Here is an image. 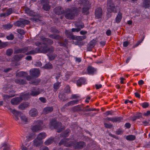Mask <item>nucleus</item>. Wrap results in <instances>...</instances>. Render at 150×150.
<instances>
[{
	"mask_svg": "<svg viewBox=\"0 0 150 150\" xmlns=\"http://www.w3.org/2000/svg\"><path fill=\"white\" fill-rule=\"evenodd\" d=\"M24 57L23 54H20L15 55L14 56V59L17 61H19Z\"/></svg>",
	"mask_w": 150,
	"mask_h": 150,
	"instance_id": "obj_41",
	"label": "nucleus"
},
{
	"mask_svg": "<svg viewBox=\"0 0 150 150\" xmlns=\"http://www.w3.org/2000/svg\"><path fill=\"white\" fill-rule=\"evenodd\" d=\"M15 83L19 84H23L26 83L25 80L22 79H16L15 80Z\"/></svg>",
	"mask_w": 150,
	"mask_h": 150,
	"instance_id": "obj_29",
	"label": "nucleus"
},
{
	"mask_svg": "<svg viewBox=\"0 0 150 150\" xmlns=\"http://www.w3.org/2000/svg\"><path fill=\"white\" fill-rule=\"evenodd\" d=\"M64 92L66 93H69L70 92V88L69 86H67L65 89Z\"/></svg>",
	"mask_w": 150,
	"mask_h": 150,
	"instance_id": "obj_55",
	"label": "nucleus"
},
{
	"mask_svg": "<svg viewBox=\"0 0 150 150\" xmlns=\"http://www.w3.org/2000/svg\"><path fill=\"white\" fill-rule=\"evenodd\" d=\"M60 83L59 82L56 83L54 84L53 87L54 89L55 90L58 89L60 86Z\"/></svg>",
	"mask_w": 150,
	"mask_h": 150,
	"instance_id": "obj_50",
	"label": "nucleus"
},
{
	"mask_svg": "<svg viewBox=\"0 0 150 150\" xmlns=\"http://www.w3.org/2000/svg\"><path fill=\"white\" fill-rule=\"evenodd\" d=\"M37 53V51L35 50V51L34 50H32L28 52H27L25 54L26 55H29V54H34Z\"/></svg>",
	"mask_w": 150,
	"mask_h": 150,
	"instance_id": "obj_47",
	"label": "nucleus"
},
{
	"mask_svg": "<svg viewBox=\"0 0 150 150\" xmlns=\"http://www.w3.org/2000/svg\"><path fill=\"white\" fill-rule=\"evenodd\" d=\"M67 36L71 39L73 40H81L86 39V37L84 35L83 36H75L73 35L72 33L68 30H66L65 32Z\"/></svg>",
	"mask_w": 150,
	"mask_h": 150,
	"instance_id": "obj_4",
	"label": "nucleus"
},
{
	"mask_svg": "<svg viewBox=\"0 0 150 150\" xmlns=\"http://www.w3.org/2000/svg\"><path fill=\"white\" fill-rule=\"evenodd\" d=\"M11 112L13 113V117H18L19 116V112L16 110L14 109L12 110Z\"/></svg>",
	"mask_w": 150,
	"mask_h": 150,
	"instance_id": "obj_39",
	"label": "nucleus"
},
{
	"mask_svg": "<svg viewBox=\"0 0 150 150\" xmlns=\"http://www.w3.org/2000/svg\"><path fill=\"white\" fill-rule=\"evenodd\" d=\"M49 125L50 127L53 126L55 129H57V132L58 133L60 132L64 129L62 128V123L60 122H56L54 121H52L50 122Z\"/></svg>",
	"mask_w": 150,
	"mask_h": 150,
	"instance_id": "obj_5",
	"label": "nucleus"
},
{
	"mask_svg": "<svg viewBox=\"0 0 150 150\" xmlns=\"http://www.w3.org/2000/svg\"><path fill=\"white\" fill-rule=\"evenodd\" d=\"M54 140V138L52 137H50L46 140L44 143L45 145H48L51 144L53 143Z\"/></svg>",
	"mask_w": 150,
	"mask_h": 150,
	"instance_id": "obj_26",
	"label": "nucleus"
},
{
	"mask_svg": "<svg viewBox=\"0 0 150 150\" xmlns=\"http://www.w3.org/2000/svg\"><path fill=\"white\" fill-rule=\"evenodd\" d=\"M28 106V103H22L18 106V108L21 110H23L25 109Z\"/></svg>",
	"mask_w": 150,
	"mask_h": 150,
	"instance_id": "obj_27",
	"label": "nucleus"
},
{
	"mask_svg": "<svg viewBox=\"0 0 150 150\" xmlns=\"http://www.w3.org/2000/svg\"><path fill=\"white\" fill-rule=\"evenodd\" d=\"M47 44L49 45H51L53 43V41L49 38H48V39H47Z\"/></svg>",
	"mask_w": 150,
	"mask_h": 150,
	"instance_id": "obj_63",
	"label": "nucleus"
},
{
	"mask_svg": "<svg viewBox=\"0 0 150 150\" xmlns=\"http://www.w3.org/2000/svg\"><path fill=\"white\" fill-rule=\"evenodd\" d=\"M17 32L21 35H24L25 34V32L24 30L20 29H17Z\"/></svg>",
	"mask_w": 150,
	"mask_h": 150,
	"instance_id": "obj_54",
	"label": "nucleus"
},
{
	"mask_svg": "<svg viewBox=\"0 0 150 150\" xmlns=\"http://www.w3.org/2000/svg\"><path fill=\"white\" fill-rule=\"evenodd\" d=\"M13 10L14 9L12 8H10L8 9L6 12L7 14V15L8 16L10 15L12 13L13 11Z\"/></svg>",
	"mask_w": 150,
	"mask_h": 150,
	"instance_id": "obj_45",
	"label": "nucleus"
},
{
	"mask_svg": "<svg viewBox=\"0 0 150 150\" xmlns=\"http://www.w3.org/2000/svg\"><path fill=\"white\" fill-rule=\"evenodd\" d=\"M53 110L52 107H48L44 108L43 110L42 113L44 114H46L52 112Z\"/></svg>",
	"mask_w": 150,
	"mask_h": 150,
	"instance_id": "obj_20",
	"label": "nucleus"
},
{
	"mask_svg": "<svg viewBox=\"0 0 150 150\" xmlns=\"http://www.w3.org/2000/svg\"><path fill=\"white\" fill-rule=\"evenodd\" d=\"M47 46H44L40 47L38 48H36L35 50L37 53H47Z\"/></svg>",
	"mask_w": 150,
	"mask_h": 150,
	"instance_id": "obj_17",
	"label": "nucleus"
},
{
	"mask_svg": "<svg viewBox=\"0 0 150 150\" xmlns=\"http://www.w3.org/2000/svg\"><path fill=\"white\" fill-rule=\"evenodd\" d=\"M56 57L57 55L55 54L48 56V57L50 60H53Z\"/></svg>",
	"mask_w": 150,
	"mask_h": 150,
	"instance_id": "obj_52",
	"label": "nucleus"
},
{
	"mask_svg": "<svg viewBox=\"0 0 150 150\" xmlns=\"http://www.w3.org/2000/svg\"><path fill=\"white\" fill-rule=\"evenodd\" d=\"M29 50V47H24L21 48H16L14 50V54L24 53Z\"/></svg>",
	"mask_w": 150,
	"mask_h": 150,
	"instance_id": "obj_9",
	"label": "nucleus"
},
{
	"mask_svg": "<svg viewBox=\"0 0 150 150\" xmlns=\"http://www.w3.org/2000/svg\"><path fill=\"white\" fill-rule=\"evenodd\" d=\"M21 120L22 123L26 124L28 121L27 117L24 115H22L21 116Z\"/></svg>",
	"mask_w": 150,
	"mask_h": 150,
	"instance_id": "obj_35",
	"label": "nucleus"
},
{
	"mask_svg": "<svg viewBox=\"0 0 150 150\" xmlns=\"http://www.w3.org/2000/svg\"><path fill=\"white\" fill-rule=\"evenodd\" d=\"M42 143V142L39 140L37 138L33 140V145L34 146L37 147L40 146Z\"/></svg>",
	"mask_w": 150,
	"mask_h": 150,
	"instance_id": "obj_23",
	"label": "nucleus"
},
{
	"mask_svg": "<svg viewBox=\"0 0 150 150\" xmlns=\"http://www.w3.org/2000/svg\"><path fill=\"white\" fill-rule=\"evenodd\" d=\"M40 92L39 89L34 88L31 90L30 95L33 96H35L40 94Z\"/></svg>",
	"mask_w": 150,
	"mask_h": 150,
	"instance_id": "obj_16",
	"label": "nucleus"
},
{
	"mask_svg": "<svg viewBox=\"0 0 150 150\" xmlns=\"http://www.w3.org/2000/svg\"><path fill=\"white\" fill-rule=\"evenodd\" d=\"M4 146V148L8 149L9 148V145L6 143H4L3 144L2 147Z\"/></svg>",
	"mask_w": 150,
	"mask_h": 150,
	"instance_id": "obj_64",
	"label": "nucleus"
},
{
	"mask_svg": "<svg viewBox=\"0 0 150 150\" xmlns=\"http://www.w3.org/2000/svg\"><path fill=\"white\" fill-rule=\"evenodd\" d=\"M122 13L119 12L116 18V22L118 23H120L122 19Z\"/></svg>",
	"mask_w": 150,
	"mask_h": 150,
	"instance_id": "obj_32",
	"label": "nucleus"
},
{
	"mask_svg": "<svg viewBox=\"0 0 150 150\" xmlns=\"http://www.w3.org/2000/svg\"><path fill=\"white\" fill-rule=\"evenodd\" d=\"M75 24L76 27L78 28H80V30L84 27V24L83 23L77 22H76Z\"/></svg>",
	"mask_w": 150,
	"mask_h": 150,
	"instance_id": "obj_34",
	"label": "nucleus"
},
{
	"mask_svg": "<svg viewBox=\"0 0 150 150\" xmlns=\"http://www.w3.org/2000/svg\"><path fill=\"white\" fill-rule=\"evenodd\" d=\"M136 137L134 135H129L127 136L126 137V139L127 140L132 141L135 139Z\"/></svg>",
	"mask_w": 150,
	"mask_h": 150,
	"instance_id": "obj_37",
	"label": "nucleus"
},
{
	"mask_svg": "<svg viewBox=\"0 0 150 150\" xmlns=\"http://www.w3.org/2000/svg\"><path fill=\"white\" fill-rule=\"evenodd\" d=\"M142 117V115L141 114L137 115H136L133 117L132 118V120L134 121L138 119H139Z\"/></svg>",
	"mask_w": 150,
	"mask_h": 150,
	"instance_id": "obj_48",
	"label": "nucleus"
},
{
	"mask_svg": "<svg viewBox=\"0 0 150 150\" xmlns=\"http://www.w3.org/2000/svg\"><path fill=\"white\" fill-rule=\"evenodd\" d=\"M39 82V81L38 80L35 79L34 81H31V83H30L34 85H37Z\"/></svg>",
	"mask_w": 150,
	"mask_h": 150,
	"instance_id": "obj_57",
	"label": "nucleus"
},
{
	"mask_svg": "<svg viewBox=\"0 0 150 150\" xmlns=\"http://www.w3.org/2000/svg\"><path fill=\"white\" fill-rule=\"evenodd\" d=\"M102 14V10L100 8H97L95 11V15L98 18H100Z\"/></svg>",
	"mask_w": 150,
	"mask_h": 150,
	"instance_id": "obj_18",
	"label": "nucleus"
},
{
	"mask_svg": "<svg viewBox=\"0 0 150 150\" xmlns=\"http://www.w3.org/2000/svg\"><path fill=\"white\" fill-rule=\"evenodd\" d=\"M49 37L52 39H55L56 40L61 39L62 37L59 35L53 34L49 35Z\"/></svg>",
	"mask_w": 150,
	"mask_h": 150,
	"instance_id": "obj_28",
	"label": "nucleus"
},
{
	"mask_svg": "<svg viewBox=\"0 0 150 150\" xmlns=\"http://www.w3.org/2000/svg\"><path fill=\"white\" fill-rule=\"evenodd\" d=\"M23 100L22 98L20 97L13 98L11 100V103L13 105L18 104Z\"/></svg>",
	"mask_w": 150,
	"mask_h": 150,
	"instance_id": "obj_12",
	"label": "nucleus"
},
{
	"mask_svg": "<svg viewBox=\"0 0 150 150\" xmlns=\"http://www.w3.org/2000/svg\"><path fill=\"white\" fill-rule=\"evenodd\" d=\"M149 103L147 102H144L142 104V107L144 108H146L149 106Z\"/></svg>",
	"mask_w": 150,
	"mask_h": 150,
	"instance_id": "obj_62",
	"label": "nucleus"
},
{
	"mask_svg": "<svg viewBox=\"0 0 150 150\" xmlns=\"http://www.w3.org/2000/svg\"><path fill=\"white\" fill-rule=\"evenodd\" d=\"M47 136L45 132H41L40 133L38 136L37 138L39 140H42L45 139Z\"/></svg>",
	"mask_w": 150,
	"mask_h": 150,
	"instance_id": "obj_25",
	"label": "nucleus"
},
{
	"mask_svg": "<svg viewBox=\"0 0 150 150\" xmlns=\"http://www.w3.org/2000/svg\"><path fill=\"white\" fill-rule=\"evenodd\" d=\"M70 131L69 129H67L63 133L60 134V136L64 137H68Z\"/></svg>",
	"mask_w": 150,
	"mask_h": 150,
	"instance_id": "obj_33",
	"label": "nucleus"
},
{
	"mask_svg": "<svg viewBox=\"0 0 150 150\" xmlns=\"http://www.w3.org/2000/svg\"><path fill=\"white\" fill-rule=\"evenodd\" d=\"M150 6V1L149 0H144L143 3V6L145 8H149Z\"/></svg>",
	"mask_w": 150,
	"mask_h": 150,
	"instance_id": "obj_31",
	"label": "nucleus"
},
{
	"mask_svg": "<svg viewBox=\"0 0 150 150\" xmlns=\"http://www.w3.org/2000/svg\"><path fill=\"white\" fill-rule=\"evenodd\" d=\"M40 150H49L48 148L46 146H42L40 148Z\"/></svg>",
	"mask_w": 150,
	"mask_h": 150,
	"instance_id": "obj_60",
	"label": "nucleus"
},
{
	"mask_svg": "<svg viewBox=\"0 0 150 150\" xmlns=\"http://www.w3.org/2000/svg\"><path fill=\"white\" fill-rule=\"evenodd\" d=\"M79 100H76L70 101L68 102L67 104L65 105L64 106L66 107H68L69 106L73 105L78 103Z\"/></svg>",
	"mask_w": 150,
	"mask_h": 150,
	"instance_id": "obj_22",
	"label": "nucleus"
},
{
	"mask_svg": "<svg viewBox=\"0 0 150 150\" xmlns=\"http://www.w3.org/2000/svg\"><path fill=\"white\" fill-rule=\"evenodd\" d=\"M47 52H49L50 53H53L54 51V47L52 46H50V47H48L47 46Z\"/></svg>",
	"mask_w": 150,
	"mask_h": 150,
	"instance_id": "obj_40",
	"label": "nucleus"
},
{
	"mask_svg": "<svg viewBox=\"0 0 150 150\" xmlns=\"http://www.w3.org/2000/svg\"><path fill=\"white\" fill-rule=\"evenodd\" d=\"M13 53V50L12 49L10 48L7 49L6 51V54L8 56H11Z\"/></svg>",
	"mask_w": 150,
	"mask_h": 150,
	"instance_id": "obj_43",
	"label": "nucleus"
},
{
	"mask_svg": "<svg viewBox=\"0 0 150 150\" xmlns=\"http://www.w3.org/2000/svg\"><path fill=\"white\" fill-rule=\"evenodd\" d=\"M40 39L42 42V43L44 45H47V39L48 38L42 37Z\"/></svg>",
	"mask_w": 150,
	"mask_h": 150,
	"instance_id": "obj_51",
	"label": "nucleus"
},
{
	"mask_svg": "<svg viewBox=\"0 0 150 150\" xmlns=\"http://www.w3.org/2000/svg\"><path fill=\"white\" fill-rule=\"evenodd\" d=\"M80 1L84 6H87L89 4V2L88 0H80Z\"/></svg>",
	"mask_w": 150,
	"mask_h": 150,
	"instance_id": "obj_46",
	"label": "nucleus"
},
{
	"mask_svg": "<svg viewBox=\"0 0 150 150\" xmlns=\"http://www.w3.org/2000/svg\"><path fill=\"white\" fill-rule=\"evenodd\" d=\"M84 109V107L81 105H78L74 106L72 108V110L74 112H78L83 111Z\"/></svg>",
	"mask_w": 150,
	"mask_h": 150,
	"instance_id": "obj_15",
	"label": "nucleus"
},
{
	"mask_svg": "<svg viewBox=\"0 0 150 150\" xmlns=\"http://www.w3.org/2000/svg\"><path fill=\"white\" fill-rule=\"evenodd\" d=\"M80 9L75 7L67 8L64 11V15L65 18L69 20L73 19L75 16L78 15Z\"/></svg>",
	"mask_w": 150,
	"mask_h": 150,
	"instance_id": "obj_1",
	"label": "nucleus"
},
{
	"mask_svg": "<svg viewBox=\"0 0 150 150\" xmlns=\"http://www.w3.org/2000/svg\"><path fill=\"white\" fill-rule=\"evenodd\" d=\"M40 2L42 4V8L46 11H48L50 9L51 6L49 4V1L48 0H41Z\"/></svg>",
	"mask_w": 150,
	"mask_h": 150,
	"instance_id": "obj_8",
	"label": "nucleus"
},
{
	"mask_svg": "<svg viewBox=\"0 0 150 150\" xmlns=\"http://www.w3.org/2000/svg\"><path fill=\"white\" fill-rule=\"evenodd\" d=\"M89 8L88 7H85L83 8L82 12L83 13L86 14H88L89 13Z\"/></svg>",
	"mask_w": 150,
	"mask_h": 150,
	"instance_id": "obj_42",
	"label": "nucleus"
},
{
	"mask_svg": "<svg viewBox=\"0 0 150 150\" xmlns=\"http://www.w3.org/2000/svg\"><path fill=\"white\" fill-rule=\"evenodd\" d=\"M96 41L94 39L93 40L91 41L89 43L92 46H93V47H94L95 46V45L96 44Z\"/></svg>",
	"mask_w": 150,
	"mask_h": 150,
	"instance_id": "obj_56",
	"label": "nucleus"
},
{
	"mask_svg": "<svg viewBox=\"0 0 150 150\" xmlns=\"http://www.w3.org/2000/svg\"><path fill=\"white\" fill-rule=\"evenodd\" d=\"M14 38L13 35L12 34H11L10 35L6 36L7 39L8 40H12Z\"/></svg>",
	"mask_w": 150,
	"mask_h": 150,
	"instance_id": "obj_59",
	"label": "nucleus"
},
{
	"mask_svg": "<svg viewBox=\"0 0 150 150\" xmlns=\"http://www.w3.org/2000/svg\"><path fill=\"white\" fill-rule=\"evenodd\" d=\"M54 12L57 15H60L64 13V11L63 8L60 7L58 6L56 7L54 9Z\"/></svg>",
	"mask_w": 150,
	"mask_h": 150,
	"instance_id": "obj_14",
	"label": "nucleus"
},
{
	"mask_svg": "<svg viewBox=\"0 0 150 150\" xmlns=\"http://www.w3.org/2000/svg\"><path fill=\"white\" fill-rule=\"evenodd\" d=\"M34 124V125L31 128L33 132H39L42 129L43 122L42 120H38L35 121Z\"/></svg>",
	"mask_w": 150,
	"mask_h": 150,
	"instance_id": "obj_2",
	"label": "nucleus"
},
{
	"mask_svg": "<svg viewBox=\"0 0 150 150\" xmlns=\"http://www.w3.org/2000/svg\"><path fill=\"white\" fill-rule=\"evenodd\" d=\"M43 67L46 69H52L53 66L51 63H48L46 64Z\"/></svg>",
	"mask_w": 150,
	"mask_h": 150,
	"instance_id": "obj_36",
	"label": "nucleus"
},
{
	"mask_svg": "<svg viewBox=\"0 0 150 150\" xmlns=\"http://www.w3.org/2000/svg\"><path fill=\"white\" fill-rule=\"evenodd\" d=\"M73 142L75 143L73 146H74L76 149H81L86 146L85 143L84 142H79L76 143Z\"/></svg>",
	"mask_w": 150,
	"mask_h": 150,
	"instance_id": "obj_10",
	"label": "nucleus"
},
{
	"mask_svg": "<svg viewBox=\"0 0 150 150\" xmlns=\"http://www.w3.org/2000/svg\"><path fill=\"white\" fill-rule=\"evenodd\" d=\"M93 47H94L89 43L87 45V49L89 51H91L92 48Z\"/></svg>",
	"mask_w": 150,
	"mask_h": 150,
	"instance_id": "obj_61",
	"label": "nucleus"
},
{
	"mask_svg": "<svg viewBox=\"0 0 150 150\" xmlns=\"http://www.w3.org/2000/svg\"><path fill=\"white\" fill-rule=\"evenodd\" d=\"M30 115L33 117H35L38 115V112L36 109L32 108L29 111Z\"/></svg>",
	"mask_w": 150,
	"mask_h": 150,
	"instance_id": "obj_19",
	"label": "nucleus"
},
{
	"mask_svg": "<svg viewBox=\"0 0 150 150\" xmlns=\"http://www.w3.org/2000/svg\"><path fill=\"white\" fill-rule=\"evenodd\" d=\"M86 83L85 79L81 77L78 79L76 82V84L78 86H81L83 84Z\"/></svg>",
	"mask_w": 150,
	"mask_h": 150,
	"instance_id": "obj_21",
	"label": "nucleus"
},
{
	"mask_svg": "<svg viewBox=\"0 0 150 150\" xmlns=\"http://www.w3.org/2000/svg\"><path fill=\"white\" fill-rule=\"evenodd\" d=\"M24 10L25 13L29 16H34L35 15V13L32 11L30 10L28 8H25Z\"/></svg>",
	"mask_w": 150,
	"mask_h": 150,
	"instance_id": "obj_24",
	"label": "nucleus"
},
{
	"mask_svg": "<svg viewBox=\"0 0 150 150\" xmlns=\"http://www.w3.org/2000/svg\"><path fill=\"white\" fill-rule=\"evenodd\" d=\"M8 45V43L6 42H2L0 44V47L1 48H4L7 47Z\"/></svg>",
	"mask_w": 150,
	"mask_h": 150,
	"instance_id": "obj_49",
	"label": "nucleus"
},
{
	"mask_svg": "<svg viewBox=\"0 0 150 150\" xmlns=\"http://www.w3.org/2000/svg\"><path fill=\"white\" fill-rule=\"evenodd\" d=\"M26 74V73L24 72L21 71L19 72L18 74V76H19L21 77L25 75Z\"/></svg>",
	"mask_w": 150,
	"mask_h": 150,
	"instance_id": "obj_58",
	"label": "nucleus"
},
{
	"mask_svg": "<svg viewBox=\"0 0 150 150\" xmlns=\"http://www.w3.org/2000/svg\"><path fill=\"white\" fill-rule=\"evenodd\" d=\"M69 139H62L59 144V146L64 145L66 147H70L73 146L75 143L73 142H69Z\"/></svg>",
	"mask_w": 150,
	"mask_h": 150,
	"instance_id": "obj_6",
	"label": "nucleus"
},
{
	"mask_svg": "<svg viewBox=\"0 0 150 150\" xmlns=\"http://www.w3.org/2000/svg\"><path fill=\"white\" fill-rule=\"evenodd\" d=\"M58 44L60 46L63 47H66L67 44V40H65L64 42H58Z\"/></svg>",
	"mask_w": 150,
	"mask_h": 150,
	"instance_id": "obj_44",
	"label": "nucleus"
},
{
	"mask_svg": "<svg viewBox=\"0 0 150 150\" xmlns=\"http://www.w3.org/2000/svg\"><path fill=\"white\" fill-rule=\"evenodd\" d=\"M107 8L108 12H117L116 7H115L113 0H107Z\"/></svg>",
	"mask_w": 150,
	"mask_h": 150,
	"instance_id": "obj_3",
	"label": "nucleus"
},
{
	"mask_svg": "<svg viewBox=\"0 0 150 150\" xmlns=\"http://www.w3.org/2000/svg\"><path fill=\"white\" fill-rule=\"evenodd\" d=\"M87 70L88 73L89 74H93L96 71V70L93 67L90 66L88 67Z\"/></svg>",
	"mask_w": 150,
	"mask_h": 150,
	"instance_id": "obj_30",
	"label": "nucleus"
},
{
	"mask_svg": "<svg viewBox=\"0 0 150 150\" xmlns=\"http://www.w3.org/2000/svg\"><path fill=\"white\" fill-rule=\"evenodd\" d=\"M104 126L106 128L109 129H111L113 126L112 124H108L106 123H104Z\"/></svg>",
	"mask_w": 150,
	"mask_h": 150,
	"instance_id": "obj_53",
	"label": "nucleus"
},
{
	"mask_svg": "<svg viewBox=\"0 0 150 150\" xmlns=\"http://www.w3.org/2000/svg\"><path fill=\"white\" fill-rule=\"evenodd\" d=\"M13 25L10 23H8L4 25L3 26V28L5 29L8 30L11 28Z\"/></svg>",
	"mask_w": 150,
	"mask_h": 150,
	"instance_id": "obj_38",
	"label": "nucleus"
},
{
	"mask_svg": "<svg viewBox=\"0 0 150 150\" xmlns=\"http://www.w3.org/2000/svg\"><path fill=\"white\" fill-rule=\"evenodd\" d=\"M30 73L31 76L38 77L40 74V73L39 69H35L30 70Z\"/></svg>",
	"mask_w": 150,
	"mask_h": 150,
	"instance_id": "obj_13",
	"label": "nucleus"
},
{
	"mask_svg": "<svg viewBox=\"0 0 150 150\" xmlns=\"http://www.w3.org/2000/svg\"><path fill=\"white\" fill-rule=\"evenodd\" d=\"M122 118L120 117H107L105 119L106 122H108V121H110L113 122H120L122 120Z\"/></svg>",
	"mask_w": 150,
	"mask_h": 150,
	"instance_id": "obj_11",
	"label": "nucleus"
},
{
	"mask_svg": "<svg viewBox=\"0 0 150 150\" xmlns=\"http://www.w3.org/2000/svg\"><path fill=\"white\" fill-rule=\"evenodd\" d=\"M30 21L24 19H20L18 21L14 23V25L18 27L23 28L25 25H28L30 23Z\"/></svg>",
	"mask_w": 150,
	"mask_h": 150,
	"instance_id": "obj_7",
	"label": "nucleus"
}]
</instances>
